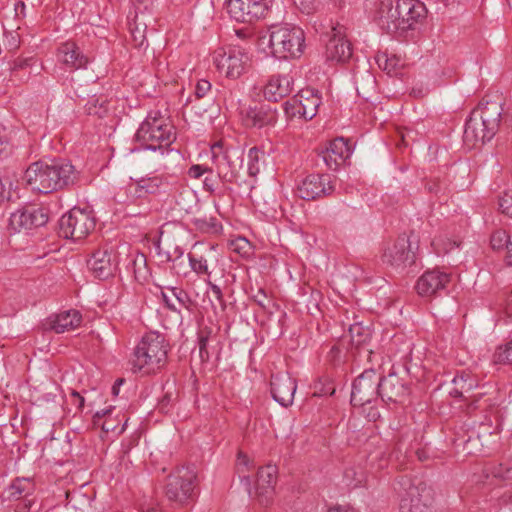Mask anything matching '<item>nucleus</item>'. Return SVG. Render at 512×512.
I'll list each match as a JSON object with an SVG mask.
<instances>
[{
    "instance_id": "nucleus-1",
    "label": "nucleus",
    "mask_w": 512,
    "mask_h": 512,
    "mask_svg": "<svg viewBox=\"0 0 512 512\" xmlns=\"http://www.w3.org/2000/svg\"><path fill=\"white\" fill-rule=\"evenodd\" d=\"M426 7L417 0H381L375 21L388 34L406 36L426 17Z\"/></svg>"
},
{
    "instance_id": "nucleus-2",
    "label": "nucleus",
    "mask_w": 512,
    "mask_h": 512,
    "mask_svg": "<svg viewBox=\"0 0 512 512\" xmlns=\"http://www.w3.org/2000/svg\"><path fill=\"white\" fill-rule=\"evenodd\" d=\"M24 178L33 191L48 194L76 185L79 173L66 160H40L29 165Z\"/></svg>"
},
{
    "instance_id": "nucleus-3",
    "label": "nucleus",
    "mask_w": 512,
    "mask_h": 512,
    "mask_svg": "<svg viewBox=\"0 0 512 512\" xmlns=\"http://www.w3.org/2000/svg\"><path fill=\"white\" fill-rule=\"evenodd\" d=\"M167 355L168 345L164 336L158 332H150L133 349L129 364L133 373L156 374L165 367Z\"/></svg>"
},
{
    "instance_id": "nucleus-4",
    "label": "nucleus",
    "mask_w": 512,
    "mask_h": 512,
    "mask_svg": "<svg viewBox=\"0 0 512 512\" xmlns=\"http://www.w3.org/2000/svg\"><path fill=\"white\" fill-rule=\"evenodd\" d=\"M135 138L147 150L164 154L176 140L174 126L160 111H151L138 128Z\"/></svg>"
},
{
    "instance_id": "nucleus-5",
    "label": "nucleus",
    "mask_w": 512,
    "mask_h": 512,
    "mask_svg": "<svg viewBox=\"0 0 512 512\" xmlns=\"http://www.w3.org/2000/svg\"><path fill=\"white\" fill-rule=\"evenodd\" d=\"M271 55L279 60L299 59L306 48L304 31L292 24L271 25L268 30Z\"/></svg>"
},
{
    "instance_id": "nucleus-6",
    "label": "nucleus",
    "mask_w": 512,
    "mask_h": 512,
    "mask_svg": "<svg viewBox=\"0 0 512 512\" xmlns=\"http://www.w3.org/2000/svg\"><path fill=\"white\" fill-rule=\"evenodd\" d=\"M453 388L450 390V395L453 397L463 398L464 400L471 401L467 405V413L475 414L476 411L485 413L484 422L491 423V413L497 406V401L484 397V394L471 395L470 393L478 386L476 378L468 372L462 371L456 374L452 380Z\"/></svg>"
},
{
    "instance_id": "nucleus-7",
    "label": "nucleus",
    "mask_w": 512,
    "mask_h": 512,
    "mask_svg": "<svg viewBox=\"0 0 512 512\" xmlns=\"http://www.w3.org/2000/svg\"><path fill=\"white\" fill-rule=\"evenodd\" d=\"M175 188L176 180L172 175L150 173L138 179L131 178L127 192L132 198L145 199L148 196L169 195Z\"/></svg>"
},
{
    "instance_id": "nucleus-8",
    "label": "nucleus",
    "mask_w": 512,
    "mask_h": 512,
    "mask_svg": "<svg viewBox=\"0 0 512 512\" xmlns=\"http://www.w3.org/2000/svg\"><path fill=\"white\" fill-rule=\"evenodd\" d=\"M213 63L219 73L235 80L248 70L251 56L245 48L240 46L219 48L213 54Z\"/></svg>"
},
{
    "instance_id": "nucleus-9",
    "label": "nucleus",
    "mask_w": 512,
    "mask_h": 512,
    "mask_svg": "<svg viewBox=\"0 0 512 512\" xmlns=\"http://www.w3.org/2000/svg\"><path fill=\"white\" fill-rule=\"evenodd\" d=\"M395 490L400 497L401 512H428L431 504V490L421 484L416 485L407 476H401Z\"/></svg>"
},
{
    "instance_id": "nucleus-10",
    "label": "nucleus",
    "mask_w": 512,
    "mask_h": 512,
    "mask_svg": "<svg viewBox=\"0 0 512 512\" xmlns=\"http://www.w3.org/2000/svg\"><path fill=\"white\" fill-rule=\"evenodd\" d=\"M95 226L92 211L74 207L60 218L59 234L66 239L79 241L87 237Z\"/></svg>"
},
{
    "instance_id": "nucleus-11",
    "label": "nucleus",
    "mask_w": 512,
    "mask_h": 512,
    "mask_svg": "<svg viewBox=\"0 0 512 512\" xmlns=\"http://www.w3.org/2000/svg\"><path fill=\"white\" fill-rule=\"evenodd\" d=\"M211 160L218 177L223 182L233 183L242 166L243 155L239 149L217 142L211 146Z\"/></svg>"
},
{
    "instance_id": "nucleus-12",
    "label": "nucleus",
    "mask_w": 512,
    "mask_h": 512,
    "mask_svg": "<svg viewBox=\"0 0 512 512\" xmlns=\"http://www.w3.org/2000/svg\"><path fill=\"white\" fill-rule=\"evenodd\" d=\"M197 475L189 467L174 470L167 478L165 495L170 501L184 504L195 495Z\"/></svg>"
},
{
    "instance_id": "nucleus-13",
    "label": "nucleus",
    "mask_w": 512,
    "mask_h": 512,
    "mask_svg": "<svg viewBox=\"0 0 512 512\" xmlns=\"http://www.w3.org/2000/svg\"><path fill=\"white\" fill-rule=\"evenodd\" d=\"M273 0H227L230 17L238 22L252 23L265 17Z\"/></svg>"
},
{
    "instance_id": "nucleus-14",
    "label": "nucleus",
    "mask_w": 512,
    "mask_h": 512,
    "mask_svg": "<svg viewBox=\"0 0 512 512\" xmlns=\"http://www.w3.org/2000/svg\"><path fill=\"white\" fill-rule=\"evenodd\" d=\"M380 376L374 369L364 370L353 382L351 404L364 406L379 398Z\"/></svg>"
},
{
    "instance_id": "nucleus-15",
    "label": "nucleus",
    "mask_w": 512,
    "mask_h": 512,
    "mask_svg": "<svg viewBox=\"0 0 512 512\" xmlns=\"http://www.w3.org/2000/svg\"><path fill=\"white\" fill-rule=\"evenodd\" d=\"M49 219L48 210L45 207L27 206L11 213L9 229L14 232L31 230L44 226Z\"/></svg>"
},
{
    "instance_id": "nucleus-16",
    "label": "nucleus",
    "mask_w": 512,
    "mask_h": 512,
    "mask_svg": "<svg viewBox=\"0 0 512 512\" xmlns=\"http://www.w3.org/2000/svg\"><path fill=\"white\" fill-rule=\"evenodd\" d=\"M335 190L328 174H309L297 186V194L304 200H316L331 195Z\"/></svg>"
},
{
    "instance_id": "nucleus-17",
    "label": "nucleus",
    "mask_w": 512,
    "mask_h": 512,
    "mask_svg": "<svg viewBox=\"0 0 512 512\" xmlns=\"http://www.w3.org/2000/svg\"><path fill=\"white\" fill-rule=\"evenodd\" d=\"M382 259L383 262L397 269L412 265L415 262V253L411 249L408 237L400 236L389 244L384 250Z\"/></svg>"
},
{
    "instance_id": "nucleus-18",
    "label": "nucleus",
    "mask_w": 512,
    "mask_h": 512,
    "mask_svg": "<svg viewBox=\"0 0 512 512\" xmlns=\"http://www.w3.org/2000/svg\"><path fill=\"white\" fill-rule=\"evenodd\" d=\"M410 393L407 384L395 373L380 377L379 398L385 403H403Z\"/></svg>"
},
{
    "instance_id": "nucleus-19",
    "label": "nucleus",
    "mask_w": 512,
    "mask_h": 512,
    "mask_svg": "<svg viewBox=\"0 0 512 512\" xmlns=\"http://www.w3.org/2000/svg\"><path fill=\"white\" fill-rule=\"evenodd\" d=\"M352 153L348 140L337 137L322 148L318 155L323 159L328 169L336 171Z\"/></svg>"
},
{
    "instance_id": "nucleus-20",
    "label": "nucleus",
    "mask_w": 512,
    "mask_h": 512,
    "mask_svg": "<svg viewBox=\"0 0 512 512\" xmlns=\"http://www.w3.org/2000/svg\"><path fill=\"white\" fill-rule=\"evenodd\" d=\"M56 58L58 63L68 71L85 69L89 63V58L73 41L61 43L57 48Z\"/></svg>"
},
{
    "instance_id": "nucleus-21",
    "label": "nucleus",
    "mask_w": 512,
    "mask_h": 512,
    "mask_svg": "<svg viewBox=\"0 0 512 512\" xmlns=\"http://www.w3.org/2000/svg\"><path fill=\"white\" fill-rule=\"evenodd\" d=\"M293 86L294 78L290 74L270 75L262 89L263 97L269 102H278L291 94Z\"/></svg>"
},
{
    "instance_id": "nucleus-22",
    "label": "nucleus",
    "mask_w": 512,
    "mask_h": 512,
    "mask_svg": "<svg viewBox=\"0 0 512 512\" xmlns=\"http://www.w3.org/2000/svg\"><path fill=\"white\" fill-rule=\"evenodd\" d=\"M271 395L283 407L292 405L297 389L296 381L288 373H277L271 377Z\"/></svg>"
},
{
    "instance_id": "nucleus-23",
    "label": "nucleus",
    "mask_w": 512,
    "mask_h": 512,
    "mask_svg": "<svg viewBox=\"0 0 512 512\" xmlns=\"http://www.w3.org/2000/svg\"><path fill=\"white\" fill-rule=\"evenodd\" d=\"M277 480V469L273 465L260 467L257 472L255 493L262 505L271 503Z\"/></svg>"
},
{
    "instance_id": "nucleus-24",
    "label": "nucleus",
    "mask_w": 512,
    "mask_h": 512,
    "mask_svg": "<svg viewBox=\"0 0 512 512\" xmlns=\"http://www.w3.org/2000/svg\"><path fill=\"white\" fill-rule=\"evenodd\" d=\"M451 280L450 274L438 269L428 270L416 283V290L421 296H431L446 288Z\"/></svg>"
},
{
    "instance_id": "nucleus-25",
    "label": "nucleus",
    "mask_w": 512,
    "mask_h": 512,
    "mask_svg": "<svg viewBox=\"0 0 512 512\" xmlns=\"http://www.w3.org/2000/svg\"><path fill=\"white\" fill-rule=\"evenodd\" d=\"M488 134V126L479 119L477 113L472 112L465 124L464 142L471 146H476L478 143L484 144L495 136Z\"/></svg>"
},
{
    "instance_id": "nucleus-26",
    "label": "nucleus",
    "mask_w": 512,
    "mask_h": 512,
    "mask_svg": "<svg viewBox=\"0 0 512 512\" xmlns=\"http://www.w3.org/2000/svg\"><path fill=\"white\" fill-rule=\"evenodd\" d=\"M502 105L498 101H485L481 102L479 107L473 110V113H477L479 119L488 126V135H495L499 129Z\"/></svg>"
},
{
    "instance_id": "nucleus-27",
    "label": "nucleus",
    "mask_w": 512,
    "mask_h": 512,
    "mask_svg": "<svg viewBox=\"0 0 512 512\" xmlns=\"http://www.w3.org/2000/svg\"><path fill=\"white\" fill-rule=\"evenodd\" d=\"M87 265L93 275L99 279L108 278L116 268L111 252L106 248L96 250L88 260Z\"/></svg>"
},
{
    "instance_id": "nucleus-28",
    "label": "nucleus",
    "mask_w": 512,
    "mask_h": 512,
    "mask_svg": "<svg viewBox=\"0 0 512 512\" xmlns=\"http://www.w3.org/2000/svg\"><path fill=\"white\" fill-rule=\"evenodd\" d=\"M277 118V110L268 105L249 107L245 114L246 124L256 128L274 126Z\"/></svg>"
},
{
    "instance_id": "nucleus-29",
    "label": "nucleus",
    "mask_w": 512,
    "mask_h": 512,
    "mask_svg": "<svg viewBox=\"0 0 512 512\" xmlns=\"http://www.w3.org/2000/svg\"><path fill=\"white\" fill-rule=\"evenodd\" d=\"M82 322L79 311L71 309L51 315L47 319V329L56 333H64L76 329Z\"/></svg>"
},
{
    "instance_id": "nucleus-30",
    "label": "nucleus",
    "mask_w": 512,
    "mask_h": 512,
    "mask_svg": "<svg viewBox=\"0 0 512 512\" xmlns=\"http://www.w3.org/2000/svg\"><path fill=\"white\" fill-rule=\"evenodd\" d=\"M352 56L351 44L348 40L337 37L336 34L329 40L326 46L327 60L343 63L348 61Z\"/></svg>"
},
{
    "instance_id": "nucleus-31",
    "label": "nucleus",
    "mask_w": 512,
    "mask_h": 512,
    "mask_svg": "<svg viewBox=\"0 0 512 512\" xmlns=\"http://www.w3.org/2000/svg\"><path fill=\"white\" fill-rule=\"evenodd\" d=\"M300 107L302 109L301 116L304 120H311L318 111L321 104V96L317 90L314 89H303L297 96Z\"/></svg>"
},
{
    "instance_id": "nucleus-32",
    "label": "nucleus",
    "mask_w": 512,
    "mask_h": 512,
    "mask_svg": "<svg viewBox=\"0 0 512 512\" xmlns=\"http://www.w3.org/2000/svg\"><path fill=\"white\" fill-rule=\"evenodd\" d=\"M158 256L162 258L163 261L173 262V269L176 270L177 274L181 273L180 266L184 264L182 259L184 250L179 245H172L170 242H165L164 246H162L161 242L157 245Z\"/></svg>"
},
{
    "instance_id": "nucleus-33",
    "label": "nucleus",
    "mask_w": 512,
    "mask_h": 512,
    "mask_svg": "<svg viewBox=\"0 0 512 512\" xmlns=\"http://www.w3.org/2000/svg\"><path fill=\"white\" fill-rule=\"evenodd\" d=\"M34 492V483L30 478H17L5 490L8 500H19Z\"/></svg>"
},
{
    "instance_id": "nucleus-34",
    "label": "nucleus",
    "mask_w": 512,
    "mask_h": 512,
    "mask_svg": "<svg viewBox=\"0 0 512 512\" xmlns=\"http://www.w3.org/2000/svg\"><path fill=\"white\" fill-rule=\"evenodd\" d=\"M486 478L495 479L498 483L512 485V461L490 464L484 470Z\"/></svg>"
},
{
    "instance_id": "nucleus-35",
    "label": "nucleus",
    "mask_w": 512,
    "mask_h": 512,
    "mask_svg": "<svg viewBox=\"0 0 512 512\" xmlns=\"http://www.w3.org/2000/svg\"><path fill=\"white\" fill-rule=\"evenodd\" d=\"M251 470V461L248 456L242 452L238 453L237 462H236V472L240 479L241 484L244 486V489L250 494L251 493V477L249 472Z\"/></svg>"
},
{
    "instance_id": "nucleus-36",
    "label": "nucleus",
    "mask_w": 512,
    "mask_h": 512,
    "mask_svg": "<svg viewBox=\"0 0 512 512\" xmlns=\"http://www.w3.org/2000/svg\"><path fill=\"white\" fill-rule=\"evenodd\" d=\"M36 63L34 57L17 58L10 65L11 75L19 80H27L30 77L32 66Z\"/></svg>"
},
{
    "instance_id": "nucleus-37",
    "label": "nucleus",
    "mask_w": 512,
    "mask_h": 512,
    "mask_svg": "<svg viewBox=\"0 0 512 512\" xmlns=\"http://www.w3.org/2000/svg\"><path fill=\"white\" fill-rule=\"evenodd\" d=\"M349 335L351 343L356 347L368 344L372 337L369 327L363 326L362 323H354L349 327Z\"/></svg>"
},
{
    "instance_id": "nucleus-38",
    "label": "nucleus",
    "mask_w": 512,
    "mask_h": 512,
    "mask_svg": "<svg viewBox=\"0 0 512 512\" xmlns=\"http://www.w3.org/2000/svg\"><path fill=\"white\" fill-rule=\"evenodd\" d=\"M193 224L203 233L217 234L222 230L221 223L213 216L196 217L193 219Z\"/></svg>"
},
{
    "instance_id": "nucleus-39",
    "label": "nucleus",
    "mask_w": 512,
    "mask_h": 512,
    "mask_svg": "<svg viewBox=\"0 0 512 512\" xmlns=\"http://www.w3.org/2000/svg\"><path fill=\"white\" fill-rule=\"evenodd\" d=\"M248 173L256 176L260 172V162L265 160V152L258 147H252L248 151Z\"/></svg>"
},
{
    "instance_id": "nucleus-40",
    "label": "nucleus",
    "mask_w": 512,
    "mask_h": 512,
    "mask_svg": "<svg viewBox=\"0 0 512 512\" xmlns=\"http://www.w3.org/2000/svg\"><path fill=\"white\" fill-rule=\"evenodd\" d=\"M229 248L242 257H249L251 254L250 242L244 237H238L230 241Z\"/></svg>"
},
{
    "instance_id": "nucleus-41",
    "label": "nucleus",
    "mask_w": 512,
    "mask_h": 512,
    "mask_svg": "<svg viewBox=\"0 0 512 512\" xmlns=\"http://www.w3.org/2000/svg\"><path fill=\"white\" fill-rule=\"evenodd\" d=\"M344 479L346 484L350 487L356 488L365 483V476L362 471L355 468H348L344 472Z\"/></svg>"
},
{
    "instance_id": "nucleus-42",
    "label": "nucleus",
    "mask_w": 512,
    "mask_h": 512,
    "mask_svg": "<svg viewBox=\"0 0 512 512\" xmlns=\"http://www.w3.org/2000/svg\"><path fill=\"white\" fill-rule=\"evenodd\" d=\"M494 359L499 364H512V338L505 345L498 347Z\"/></svg>"
},
{
    "instance_id": "nucleus-43",
    "label": "nucleus",
    "mask_w": 512,
    "mask_h": 512,
    "mask_svg": "<svg viewBox=\"0 0 512 512\" xmlns=\"http://www.w3.org/2000/svg\"><path fill=\"white\" fill-rule=\"evenodd\" d=\"M510 237L511 236H509L507 234V232L504 230L495 231L492 234L491 239H490L491 247L494 250H501V249L504 250L506 248V245H507Z\"/></svg>"
},
{
    "instance_id": "nucleus-44",
    "label": "nucleus",
    "mask_w": 512,
    "mask_h": 512,
    "mask_svg": "<svg viewBox=\"0 0 512 512\" xmlns=\"http://www.w3.org/2000/svg\"><path fill=\"white\" fill-rule=\"evenodd\" d=\"M189 264L191 269L197 274L209 275L207 260L203 257L196 258L192 254L188 255Z\"/></svg>"
},
{
    "instance_id": "nucleus-45",
    "label": "nucleus",
    "mask_w": 512,
    "mask_h": 512,
    "mask_svg": "<svg viewBox=\"0 0 512 512\" xmlns=\"http://www.w3.org/2000/svg\"><path fill=\"white\" fill-rule=\"evenodd\" d=\"M283 107H284L285 115L288 119H293L295 117L303 119V117L301 116L302 109L299 108L300 103H299L298 97L294 98L292 100L286 101L284 103Z\"/></svg>"
},
{
    "instance_id": "nucleus-46",
    "label": "nucleus",
    "mask_w": 512,
    "mask_h": 512,
    "mask_svg": "<svg viewBox=\"0 0 512 512\" xmlns=\"http://www.w3.org/2000/svg\"><path fill=\"white\" fill-rule=\"evenodd\" d=\"M210 332L201 331L198 337L199 356L203 362L209 361L210 355L207 349Z\"/></svg>"
},
{
    "instance_id": "nucleus-47",
    "label": "nucleus",
    "mask_w": 512,
    "mask_h": 512,
    "mask_svg": "<svg viewBox=\"0 0 512 512\" xmlns=\"http://www.w3.org/2000/svg\"><path fill=\"white\" fill-rule=\"evenodd\" d=\"M3 42L9 51H15L20 46V36L16 31H5Z\"/></svg>"
},
{
    "instance_id": "nucleus-48",
    "label": "nucleus",
    "mask_w": 512,
    "mask_h": 512,
    "mask_svg": "<svg viewBox=\"0 0 512 512\" xmlns=\"http://www.w3.org/2000/svg\"><path fill=\"white\" fill-rule=\"evenodd\" d=\"M135 9L136 17L138 14L151 13L154 8V0H131Z\"/></svg>"
},
{
    "instance_id": "nucleus-49",
    "label": "nucleus",
    "mask_w": 512,
    "mask_h": 512,
    "mask_svg": "<svg viewBox=\"0 0 512 512\" xmlns=\"http://www.w3.org/2000/svg\"><path fill=\"white\" fill-rule=\"evenodd\" d=\"M499 207L503 214L512 218V189L506 191L499 199Z\"/></svg>"
},
{
    "instance_id": "nucleus-50",
    "label": "nucleus",
    "mask_w": 512,
    "mask_h": 512,
    "mask_svg": "<svg viewBox=\"0 0 512 512\" xmlns=\"http://www.w3.org/2000/svg\"><path fill=\"white\" fill-rule=\"evenodd\" d=\"M169 289L172 292L173 296L177 299V301L182 306L189 308V306L191 304V299H190L189 295L183 289H180L177 287H171Z\"/></svg>"
},
{
    "instance_id": "nucleus-51",
    "label": "nucleus",
    "mask_w": 512,
    "mask_h": 512,
    "mask_svg": "<svg viewBox=\"0 0 512 512\" xmlns=\"http://www.w3.org/2000/svg\"><path fill=\"white\" fill-rule=\"evenodd\" d=\"M212 85L211 83L206 79H200L198 80L196 86H195V96L198 99H201L205 97L210 91H211Z\"/></svg>"
},
{
    "instance_id": "nucleus-52",
    "label": "nucleus",
    "mask_w": 512,
    "mask_h": 512,
    "mask_svg": "<svg viewBox=\"0 0 512 512\" xmlns=\"http://www.w3.org/2000/svg\"><path fill=\"white\" fill-rule=\"evenodd\" d=\"M213 171V168H210L205 165H192L188 170V175L193 179H199L202 175L205 173H211Z\"/></svg>"
},
{
    "instance_id": "nucleus-53",
    "label": "nucleus",
    "mask_w": 512,
    "mask_h": 512,
    "mask_svg": "<svg viewBox=\"0 0 512 512\" xmlns=\"http://www.w3.org/2000/svg\"><path fill=\"white\" fill-rule=\"evenodd\" d=\"M208 284H209V287H210L213 297L218 301L221 308L224 310L226 307V304H225V301L223 298V293H222L221 288L218 285L213 284L212 282H209Z\"/></svg>"
},
{
    "instance_id": "nucleus-54",
    "label": "nucleus",
    "mask_w": 512,
    "mask_h": 512,
    "mask_svg": "<svg viewBox=\"0 0 512 512\" xmlns=\"http://www.w3.org/2000/svg\"><path fill=\"white\" fill-rule=\"evenodd\" d=\"M95 102H98V100H95ZM87 111L89 114L98 115L99 117H102V114L106 112V108L104 107L103 103L100 104L99 108H97L96 103H92L91 101L87 104Z\"/></svg>"
},
{
    "instance_id": "nucleus-55",
    "label": "nucleus",
    "mask_w": 512,
    "mask_h": 512,
    "mask_svg": "<svg viewBox=\"0 0 512 512\" xmlns=\"http://www.w3.org/2000/svg\"><path fill=\"white\" fill-rule=\"evenodd\" d=\"M71 397L73 399L74 404L77 406V409L80 411L84 407L85 399L78 392L72 391Z\"/></svg>"
},
{
    "instance_id": "nucleus-56",
    "label": "nucleus",
    "mask_w": 512,
    "mask_h": 512,
    "mask_svg": "<svg viewBox=\"0 0 512 512\" xmlns=\"http://www.w3.org/2000/svg\"><path fill=\"white\" fill-rule=\"evenodd\" d=\"M505 250L504 259L507 265L512 266V236L510 237Z\"/></svg>"
},
{
    "instance_id": "nucleus-57",
    "label": "nucleus",
    "mask_w": 512,
    "mask_h": 512,
    "mask_svg": "<svg viewBox=\"0 0 512 512\" xmlns=\"http://www.w3.org/2000/svg\"><path fill=\"white\" fill-rule=\"evenodd\" d=\"M10 197V191L6 188V183L0 178V205Z\"/></svg>"
},
{
    "instance_id": "nucleus-58",
    "label": "nucleus",
    "mask_w": 512,
    "mask_h": 512,
    "mask_svg": "<svg viewBox=\"0 0 512 512\" xmlns=\"http://www.w3.org/2000/svg\"><path fill=\"white\" fill-rule=\"evenodd\" d=\"M215 179L213 177H206L203 181L204 189L208 192H214L215 190Z\"/></svg>"
},
{
    "instance_id": "nucleus-59",
    "label": "nucleus",
    "mask_w": 512,
    "mask_h": 512,
    "mask_svg": "<svg viewBox=\"0 0 512 512\" xmlns=\"http://www.w3.org/2000/svg\"><path fill=\"white\" fill-rule=\"evenodd\" d=\"M327 512H358L355 508L350 506H336L328 509Z\"/></svg>"
},
{
    "instance_id": "nucleus-60",
    "label": "nucleus",
    "mask_w": 512,
    "mask_h": 512,
    "mask_svg": "<svg viewBox=\"0 0 512 512\" xmlns=\"http://www.w3.org/2000/svg\"><path fill=\"white\" fill-rule=\"evenodd\" d=\"M124 383V379L120 378V379H117L116 382L114 383V385L112 386V394L113 395H118L119 394V390H120V386Z\"/></svg>"
},
{
    "instance_id": "nucleus-61",
    "label": "nucleus",
    "mask_w": 512,
    "mask_h": 512,
    "mask_svg": "<svg viewBox=\"0 0 512 512\" xmlns=\"http://www.w3.org/2000/svg\"><path fill=\"white\" fill-rule=\"evenodd\" d=\"M259 294H261L262 298L263 299H259L258 296H255V301L256 303L261 306L262 308H265L266 307V304L264 302V299L267 298L265 292L263 290H259Z\"/></svg>"
},
{
    "instance_id": "nucleus-62",
    "label": "nucleus",
    "mask_w": 512,
    "mask_h": 512,
    "mask_svg": "<svg viewBox=\"0 0 512 512\" xmlns=\"http://www.w3.org/2000/svg\"><path fill=\"white\" fill-rule=\"evenodd\" d=\"M316 0H299L300 4L304 9L310 10L313 8V5Z\"/></svg>"
},
{
    "instance_id": "nucleus-63",
    "label": "nucleus",
    "mask_w": 512,
    "mask_h": 512,
    "mask_svg": "<svg viewBox=\"0 0 512 512\" xmlns=\"http://www.w3.org/2000/svg\"><path fill=\"white\" fill-rule=\"evenodd\" d=\"M134 266H137L138 264H143V268L145 269V266H146V258L143 254L139 255L136 257V259L134 260Z\"/></svg>"
},
{
    "instance_id": "nucleus-64",
    "label": "nucleus",
    "mask_w": 512,
    "mask_h": 512,
    "mask_svg": "<svg viewBox=\"0 0 512 512\" xmlns=\"http://www.w3.org/2000/svg\"><path fill=\"white\" fill-rule=\"evenodd\" d=\"M25 8H26V6H25L24 2H22V1H19L15 4V11L17 14H19V13L22 14L24 12Z\"/></svg>"
}]
</instances>
